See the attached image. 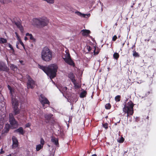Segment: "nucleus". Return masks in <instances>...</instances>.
<instances>
[{
	"label": "nucleus",
	"instance_id": "nucleus-1",
	"mask_svg": "<svg viewBox=\"0 0 156 156\" xmlns=\"http://www.w3.org/2000/svg\"><path fill=\"white\" fill-rule=\"evenodd\" d=\"M38 67L49 76L50 79H52L56 76L58 69L56 65L52 64L48 66H45L38 65Z\"/></svg>",
	"mask_w": 156,
	"mask_h": 156
},
{
	"label": "nucleus",
	"instance_id": "nucleus-2",
	"mask_svg": "<svg viewBox=\"0 0 156 156\" xmlns=\"http://www.w3.org/2000/svg\"><path fill=\"white\" fill-rule=\"evenodd\" d=\"M33 22L34 25L39 28L47 26L49 23L48 19L44 17L34 18L33 19Z\"/></svg>",
	"mask_w": 156,
	"mask_h": 156
},
{
	"label": "nucleus",
	"instance_id": "nucleus-3",
	"mask_svg": "<svg viewBox=\"0 0 156 156\" xmlns=\"http://www.w3.org/2000/svg\"><path fill=\"white\" fill-rule=\"evenodd\" d=\"M41 57L42 60L45 62H49L52 58V52L48 47H45L41 52Z\"/></svg>",
	"mask_w": 156,
	"mask_h": 156
},
{
	"label": "nucleus",
	"instance_id": "nucleus-4",
	"mask_svg": "<svg viewBox=\"0 0 156 156\" xmlns=\"http://www.w3.org/2000/svg\"><path fill=\"white\" fill-rule=\"evenodd\" d=\"M12 103L13 108V115H17L20 112V109L18 108L19 102L15 98L12 97Z\"/></svg>",
	"mask_w": 156,
	"mask_h": 156
},
{
	"label": "nucleus",
	"instance_id": "nucleus-5",
	"mask_svg": "<svg viewBox=\"0 0 156 156\" xmlns=\"http://www.w3.org/2000/svg\"><path fill=\"white\" fill-rule=\"evenodd\" d=\"M9 122L13 128H16L18 126V122L16 120L12 113L9 114Z\"/></svg>",
	"mask_w": 156,
	"mask_h": 156
},
{
	"label": "nucleus",
	"instance_id": "nucleus-6",
	"mask_svg": "<svg viewBox=\"0 0 156 156\" xmlns=\"http://www.w3.org/2000/svg\"><path fill=\"white\" fill-rule=\"evenodd\" d=\"M64 57H63L62 58L66 63L70 66H73V67L75 66V63L71 59L69 53H66Z\"/></svg>",
	"mask_w": 156,
	"mask_h": 156
},
{
	"label": "nucleus",
	"instance_id": "nucleus-7",
	"mask_svg": "<svg viewBox=\"0 0 156 156\" xmlns=\"http://www.w3.org/2000/svg\"><path fill=\"white\" fill-rule=\"evenodd\" d=\"M39 99L40 102L43 107H44L45 104H48V105H50V102L44 95L40 94Z\"/></svg>",
	"mask_w": 156,
	"mask_h": 156
},
{
	"label": "nucleus",
	"instance_id": "nucleus-8",
	"mask_svg": "<svg viewBox=\"0 0 156 156\" xmlns=\"http://www.w3.org/2000/svg\"><path fill=\"white\" fill-rule=\"evenodd\" d=\"M134 104L131 101H130L127 103L126 105H125L123 110L129 111L132 113H134L133 107Z\"/></svg>",
	"mask_w": 156,
	"mask_h": 156
},
{
	"label": "nucleus",
	"instance_id": "nucleus-9",
	"mask_svg": "<svg viewBox=\"0 0 156 156\" xmlns=\"http://www.w3.org/2000/svg\"><path fill=\"white\" fill-rule=\"evenodd\" d=\"M27 85L28 88L33 89L34 88L35 85V82L32 79L30 76L28 75L27 77Z\"/></svg>",
	"mask_w": 156,
	"mask_h": 156
},
{
	"label": "nucleus",
	"instance_id": "nucleus-10",
	"mask_svg": "<svg viewBox=\"0 0 156 156\" xmlns=\"http://www.w3.org/2000/svg\"><path fill=\"white\" fill-rule=\"evenodd\" d=\"M12 149H15L18 147V141L16 137L13 136L12 137Z\"/></svg>",
	"mask_w": 156,
	"mask_h": 156
},
{
	"label": "nucleus",
	"instance_id": "nucleus-11",
	"mask_svg": "<svg viewBox=\"0 0 156 156\" xmlns=\"http://www.w3.org/2000/svg\"><path fill=\"white\" fill-rule=\"evenodd\" d=\"M8 70L9 69L6 65L3 62H0V71L7 72Z\"/></svg>",
	"mask_w": 156,
	"mask_h": 156
},
{
	"label": "nucleus",
	"instance_id": "nucleus-12",
	"mask_svg": "<svg viewBox=\"0 0 156 156\" xmlns=\"http://www.w3.org/2000/svg\"><path fill=\"white\" fill-rule=\"evenodd\" d=\"M15 24L20 29L21 32L23 33V32L24 29L23 27L22 26L21 23L19 22H16L15 23Z\"/></svg>",
	"mask_w": 156,
	"mask_h": 156
},
{
	"label": "nucleus",
	"instance_id": "nucleus-13",
	"mask_svg": "<svg viewBox=\"0 0 156 156\" xmlns=\"http://www.w3.org/2000/svg\"><path fill=\"white\" fill-rule=\"evenodd\" d=\"M14 132L15 133H18L20 134L23 135L25 132L23 130V128L22 127H20L18 129L15 130Z\"/></svg>",
	"mask_w": 156,
	"mask_h": 156
},
{
	"label": "nucleus",
	"instance_id": "nucleus-14",
	"mask_svg": "<svg viewBox=\"0 0 156 156\" xmlns=\"http://www.w3.org/2000/svg\"><path fill=\"white\" fill-rule=\"evenodd\" d=\"M81 32L83 36H85L90 34V31L89 30L83 29L81 30Z\"/></svg>",
	"mask_w": 156,
	"mask_h": 156
},
{
	"label": "nucleus",
	"instance_id": "nucleus-15",
	"mask_svg": "<svg viewBox=\"0 0 156 156\" xmlns=\"http://www.w3.org/2000/svg\"><path fill=\"white\" fill-rule=\"evenodd\" d=\"M51 142L55 145H58V138L54 137H52L51 139Z\"/></svg>",
	"mask_w": 156,
	"mask_h": 156
},
{
	"label": "nucleus",
	"instance_id": "nucleus-16",
	"mask_svg": "<svg viewBox=\"0 0 156 156\" xmlns=\"http://www.w3.org/2000/svg\"><path fill=\"white\" fill-rule=\"evenodd\" d=\"M53 116V115L51 114H45L44 115L45 119L48 121Z\"/></svg>",
	"mask_w": 156,
	"mask_h": 156
},
{
	"label": "nucleus",
	"instance_id": "nucleus-17",
	"mask_svg": "<svg viewBox=\"0 0 156 156\" xmlns=\"http://www.w3.org/2000/svg\"><path fill=\"white\" fill-rule=\"evenodd\" d=\"M87 94V92L86 90H83V91L80 93V97L81 98H84L86 97Z\"/></svg>",
	"mask_w": 156,
	"mask_h": 156
},
{
	"label": "nucleus",
	"instance_id": "nucleus-18",
	"mask_svg": "<svg viewBox=\"0 0 156 156\" xmlns=\"http://www.w3.org/2000/svg\"><path fill=\"white\" fill-rule=\"evenodd\" d=\"M59 90L63 94V92H65L67 90V87H66L60 86L58 88Z\"/></svg>",
	"mask_w": 156,
	"mask_h": 156
},
{
	"label": "nucleus",
	"instance_id": "nucleus-19",
	"mask_svg": "<svg viewBox=\"0 0 156 156\" xmlns=\"http://www.w3.org/2000/svg\"><path fill=\"white\" fill-rule=\"evenodd\" d=\"M123 111L124 112H125V113H126L127 114L126 116L127 117L129 116L130 115H132L133 113H131V112L129 111L123 110Z\"/></svg>",
	"mask_w": 156,
	"mask_h": 156
},
{
	"label": "nucleus",
	"instance_id": "nucleus-20",
	"mask_svg": "<svg viewBox=\"0 0 156 156\" xmlns=\"http://www.w3.org/2000/svg\"><path fill=\"white\" fill-rule=\"evenodd\" d=\"M26 36H29V37L30 39L32 40L33 41H35V39H34L33 37L32 34H29V33H27L26 34Z\"/></svg>",
	"mask_w": 156,
	"mask_h": 156
},
{
	"label": "nucleus",
	"instance_id": "nucleus-21",
	"mask_svg": "<svg viewBox=\"0 0 156 156\" xmlns=\"http://www.w3.org/2000/svg\"><path fill=\"white\" fill-rule=\"evenodd\" d=\"M119 57V55L118 53L115 52L113 54V58L116 60H118Z\"/></svg>",
	"mask_w": 156,
	"mask_h": 156
},
{
	"label": "nucleus",
	"instance_id": "nucleus-22",
	"mask_svg": "<svg viewBox=\"0 0 156 156\" xmlns=\"http://www.w3.org/2000/svg\"><path fill=\"white\" fill-rule=\"evenodd\" d=\"M94 55H97L100 52V50L98 48V49L97 50V51H96V47L95 46H94Z\"/></svg>",
	"mask_w": 156,
	"mask_h": 156
},
{
	"label": "nucleus",
	"instance_id": "nucleus-23",
	"mask_svg": "<svg viewBox=\"0 0 156 156\" xmlns=\"http://www.w3.org/2000/svg\"><path fill=\"white\" fill-rule=\"evenodd\" d=\"M7 40L3 38H0V43L1 44H4L7 42Z\"/></svg>",
	"mask_w": 156,
	"mask_h": 156
},
{
	"label": "nucleus",
	"instance_id": "nucleus-24",
	"mask_svg": "<svg viewBox=\"0 0 156 156\" xmlns=\"http://www.w3.org/2000/svg\"><path fill=\"white\" fill-rule=\"evenodd\" d=\"M43 146L41 144L37 145L36 147V150L37 151H39L43 147Z\"/></svg>",
	"mask_w": 156,
	"mask_h": 156
},
{
	"label": "nucleus",
	"instance_id": "nucleus-25",
	"mask_svg": "<svg viewBox=\"0 0 156 156\" xmlns=\"http://www.w3.org/2000/svg\"><path fill=\"white\" fill-rule=\"evenodd\" d=\"M105 107L106 109H110L111 106L110 103H108L106 104L105 105Z\"/></svg>",
	"mask_w": 156,
	"mask_h": 156
},
{
	"label": "nucleus",
	"instance_id": "nucleus-26",
	"mask_svg": "<svg viewBox=\"0 0 156 156\" xmlns=\"http://www.w3.org/2000/svg\"><path fill=\"white\" fill-rule=\"evenodd\" d=\"M121 98V96L120 95H118L115 97V100L116 101L119 102L120 101Z\"/></svg>",
	"mask_w": 156,
	"mask_h": 156
},
{
	"label": "nucleus",
	"instance_id": "nucleus-27",
	"mask_svg": "<svg viewBox=\"0 0 156 156\" xmlns=\"http://www.w3.org/2000/svg\"><path fill=\"white\" fill-rule=\"evenodd\" d=\"M77 13L78 15L80 16L81 17H85V16H86V14L82 13L81 12H77Z\"/></svg>",
	"mask_w": 156,
	"mask_h": 156
},
{
	"label": "nucleus",
	"instance_id": "nucleus-28",
	"mask_svg": "<svg viewBox=\"0 0 156 156\" xmlns=\"http://www.w3.org/2000/svg\"><path fill=\"white\" fill-rule=\"evenodd\" d=\"M133 55L134 57H139V56L138 53L134 50L133 51Z\"/></svg>",
	"mask_w": 156,
	"mask_h": 156
},
{
	"label": "nucleus",
	"instance_id": "nucleus-29",
	"mask_svg": "<svg viewBox=\"0 0 156 156\" xmlns=\"http://www.w3.org/2000/svg\"><path fill=\"white\" fill-rule=\"evenodd\" d=\"M124 140V139L123 137H121L118 140V141L119 143H123Z\"/></svg>",
	"mask_w": 156,
	"mask_h": 156
},
{
	"label": "nucleus",
	"instance_id": "nucleus-30",
	"mask_svg": "<svg viewBox=\"0 0 156 156\" xmlns=\"http://www.w3.org/2000/svg\"><path fill=\"white\" fill-rule=\"evenodd\" d=\"M10 67L12 69H13L14 70H15V69H17L16 66L13 64L11 65Z\"/></svg>",
	"mask_w": 156,
	"mask_h": 156
},
{
	"label": "nucleus",
	"instance_id": "nucleus-31",
	"mask_svg": "<svg viewBox=\"0 0 156 156\" xmlns=\"http://www.w3.org/2000/svg\"><path fill=\"white\" fill-rule=\"evenodd\" d=\"M73 84L75 88H78L80 87L79 84L78 83H77L76 82Z\"/></svg>",
	"mask_w": 156,
	"mask_h": 156
},
{
	"label": "nucleus",
	"instance_id": "nucleus-32",
	"mask_svg": "<svg viewBox=\"0 0 156 156\" xmlns=\"http://www.w3.org/2000/svg\"><path fill=\"white\" fill-rule=\"evenodd\" d=\"M103 127L105 128L106 129H108V123H105L102 124Z\"/></svg>",
	"mask_w": 156,
	"mask_h": 156
},
{
	"label": "nucleus",
	"instance_id": "nucleus-33",
	"mask_svg": "<svg viewBox=\"0 0 156 156\" xmlns=\"http://www.w3.org/2000/svg\"><path fill=\"white\" fill-rule=\"evenodd\" d=\"M68 77L70 79V80L74 77V76L73 73H70L68 75Z\"/></svg>",
	"mask_w": 156,
	"mask_h": 156
},
{
	"label": "nucleus",
	"instance_id": "nucleus-34",
	"mask_svg": "<svg viewBox=\"0 0 156 156\" xmlns=\"http://www.w3.org/2000/svg\"><path fill=\"white\" fill-rule=\"evenodd\" d=\"M41 145L43 146L44 145V141L42 138H41Z\"/></svg>",
	"mask_w": 156,
	"mask_h": 156
},
{
	"label": "nucleus",
	"instance_id": "nucleus-35",
	"mask_svg": "<svg viewBox=\"0 0 156 156\" xmlns=\"http://www.w3.org/2000/svg\"><path fill=\"white\" fill-rule=\"evenodd\" d=\"M46 1L50 4H53L54 2V0H46Z\"/></svg>",
	"mask_w": 156,
	"mask_h": 156
},
{
	"label": "nucleus",
	"instance_id": "nucleus-36",
	"mask_svg": "<svg viewBox=\"0 0 156 156\" xmlns=\"http://www.w3.org/2000/svg\"><path fill=\"white\" fill-rule=\"evenodd\" d=\"M117 39V36L116 35H114L112 38V41H115L116 40V39Z\"/></svg>",
	"mask_w": 156,
	"mask_h": 156
},
{
	"label": "nucleus",
	"instance_id": "nucleus-37",
	"mask_svg": "<svg viewBox=\"0 0 156 156\" xmlns=\"http://www.w3.org/2000/svg\"><path fill=\"white\" fill-rule=\"evenodd\" d=\"M87 49L88 51H90L91 50L92 48L90 46L87 45Z\"/></svg>",
	"mask_w": 156,
	"mask_h": 156
},
{
	"label": "nucleus",
	"instance_id": "nucleus-38",
	"mask_svg": "<svg viewBox=\"0 0 156 156\" xmlns=\"http://www.w3.org/2000/svg\"><path fill=\"white\" fill-rule=\"evenodd\" d=\"M14 90L12 89L10 90V93L12 97V96L13 93H14Z\"/></svg>",
	"mask_w": 156,
	"mask_h": 156
},
{
	"label": "nucleus",
	"instance_id": "nucleus-39",
	"mask_svg": "<svg viewBox=\"0 0 156 156\" xmlns=\"http://www.w3.org/2000/svg\"><path fill=\"white\" fill-rule=\"evenodd\" d=\"M20 44L23 46L24 49H25V46L23 42L22 41H20Z\"/></svg>",
	"mask_w": 156,
	"mask_h": 156
},
{
	"label": "nucleus",
	"instance_id": "nucleus-40",
	"mask_svg": "<svg viewBox=\"0 0 156 156\" xmlns=\"http://www.w3.org/2000/svg\"><path fill=\"white\" fill-rule=\"evenodd\" d=\"M71 80L73 84L74 83H76V80L75 79L74 77L73 79H71Z\"/></svg>",
	"mask_w": 156,
	"mask_h": 156
},
{
	"label": "nucleus",
	"instance_id": "nucleus-41",
	"mask_svg": "<svg viewBox=\"0 0 156 156\" xmlns=\"http://www.w3.org/2000/svg\"><path fill=\"white\" fill-rule=\"evenodd\" d=\"M9 47L11 48V50L13 51H14V49L12 47V45L10 44H9Z\"/></svg>",
	"mask_w": 156,
	"mask_h": 156
},
{
	"label": "nucleus",
	"instance_id": "nucleus-42",
	"mask_svg": "<svg viewBox=\"0 0 156 156\" xmlns=\"http://www.w3.org/2000/svg\"><path fill=\"white\" fill-rule=\"evenodd\" d=\"M31 125L30 123H28L26 124L25 126L26 127H29Z\"/></svg>",
	"mask_w": 156,
	"mask_h": 156
},
{
	"label": "nucleus",
	"instance_id": "nucleus-43",
	"mask_svg": "<svg viewBox=\"0 0 156 156\" xmlns=\"http://www.w3.org/2000/svg\"><path fill=\"white\" fill-rule=\"evenodd\" d=\"M5 153L4 151H3V148H1V151L0 152V154H3Z\"/></svg>",
	"mask_w": 156,
	"mask_h": 156
},
{
	"label": "nucleus",
	"instance_id": "nucleus-44",
	"mask_svg": "<svg viewBox=\"0 0 156 156\" xmlns=\"http://www.w3.org/2000/svg\"><path fill=\"white\" fill-rule=\"evenodd\" d=\"M15 34L16 35V38L17 37H19V35H18V34L17 33V32H15Z\"/></svg>",
	"mask_w": 156,
	"mask_h": 156
},
{
	"label": "nucleus",
	"instance_id": "nucleus-45",
	"mask_svg": "<svg viewBox=\"0 0 156 156\" xmlns=\"http://www.w3.org/2000/svg\"><path fill=\"white\" fill-rule=\"evenodd\" d=\"M8 89L9 90H10L12 89L11 87L10 86V85H8Z\"/></svg>",
	"mask_w": 156,
	"mask_h": 156
},
{
	"label": "nucleus",
	"instance_id": "nucleus-46",
	"mask_svg": "<svg viewBox=\"0 0 156 156\" xmlns=\"http://www.w3.org/2000/svg\"><path fill=\"white\" fill-rule=\"evenodd\" d=\"M17 40H18V41H19V42H20V41H21L20 38V37H17Z\"/></svg>",
	"mask_w": 156,
	"mask_h": 156
},
{
	"label": "nucleus",
	"instance_id": "nucleus-47",
	"mask_svg": "<svg viewBox=\"0 0 156 156\" xmlns=\"http://www.w3.org/2000/svg\"><path fill=\"white\" fill-rule=\"evenodd\" d=\"M19 44V43L18 42L17 43H16V47L17 48H19V46H18V44Z\"/></svg>",
	"mask_w": 156,
	"mask_h": 156
},
{
	"label": "nucleus",
	"instance_id": "nucleus-48",
	"mask_svg": "<svg viewBox=\"0 0 156 156\" xmlns=\"http://www.w3.org/2000/svg\"><path fill=\"white\" fill-rule=\"evenodd\" d=\"M24 39L25 41L27 40V37H25V38H24Z\"/></svg>",
	"mask_w": 156,
	"mask_h": 156
},
{
	"label": "nucleus",
	"instance_id": "nucleus-49",
	"mask_svg": "<svg viewBox=\"0 0 156 156\" xmlns=\"http://www.w3.org/2000/svg\"><path fill=\"white\" fill-rule=\"evenodd\" d=\"M91 156H97V155L96 154H93Z\"/></svg>",
	"mask_w": 156,
	"mask_h": 156
},
{
	"label": "nucleus",
	"instance_id": "nucleus-50",
	"mask_svg": "<svg viewBox=\"0 0 156 156\" xmlns=\"http://www.w3.org/2000/svg\"><path fill=\"white\" fill-rule=\"evenodd\" d=\"M11 156V154H9V155H8L7 156Z\"/></svg>",
	"mask_w": 156,
	"mask_h": 156
},
{
	"label": "nucleus",
	"instance_id": "nucleus-51",
	"mask_svg": "<svg viewBox=\"0 0 156 156\" xmlns=\"http://www.w3.org/2000/svg\"><path fill=\"white\" fill-rule=\"evenodd\" d=\"M17 119H19V117H17Z\"/></svg>",
	"mask_w": 156,
	"mask_h": 156
},
{
	"label": "nucleus",
	"instance_id": "nucleus-52",
	"mask_svg": "<svg viewBox=\"0 0 156 156\" xmlns=\"http://www.w3.org/2000/svg\"><path fill=\"white\" fill-rule=\"evenodd\" d=\"M155 52H156V49H153Z\"/></svg>",
	"mask_w": 156,
	"mask_h": 156
},
{
	"label": "nucleus",
	"instance_id": "nucleus-53",
	"mask_svg": "<svg viewBox=\"0 0 156 156\" xmlns=\"http://www.w3.org/2000/svg\"><path fill=\"white\" fill-rule=\"evenodd\" d=\"M133 47H135V46H133V47H132V48H133Z\"/></svg>",
	"mask_w": 156,
	"mask_h": 156
},
{
	"label": "nucleus",
	"instance_id": "nucleus-54",
	"mask_svg": "<svg viewBox=\"0 0 156 156\" xmlns=\"http://www.w3.org/2000/svg\"><path fill=\"white\" fill-rule=\"evenodd\" d=\"M117 123H115V125H117Z\"/></svg>",
	"mask_w": 156,
	"mask_h": 156
},
{
	"label": "nucleus",
	"instance_id": "nucleus-55",
	"mask_svg": "<svg viewBox=\"0 0 156 156\" xmlns=\"http://www.w3.org/2000/svg\"><path fill=\"white\" fill-rule=\"evenodd\" d=\"M20 62H22V61H20Z\"/></svg>",
	"mask_w": 156,
	"mask_h": 156
},
{
	"label": "nucleus",
	"instance_id": "nucleus-56",
	"mask_svg": "<svg viewBox=\"0 0 156 156\" xmlns=\"http://www.w3.org/2000/svg\"><path fill=\"white\" fill-rule=\"evenodd\" d=\"M120 37V36H119L118 38H119Z\"/></svg>",
	"mask_w": 156,
	"mask_h": 156
}]
</instances>
